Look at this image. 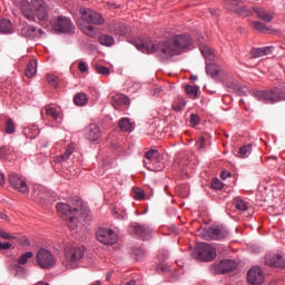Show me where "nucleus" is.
Masks as SVG:
<instances>
[{"instance_id":"obj_1","label":"nucleus","mask_w":285,"mask_h":285,"mask_svg":"<svg viewBox=\"0 0 285 285\" xmlns=\"http://www.w3.org/2000/svg\"><path fill=\"white\" fill-rule=\"evenodd\" d=\"M193 43V38L189 35H177L166 42H160L154 45L150 41H140L136 43L137 50L140 52H146L147 55H153V52H160L165 57H177L181 55L186 48H190Z\"/></svg>"},{"instance_id":"obj_2","label":"nucleus","mask_w":285,"mask_h":285,"mask_svg":"<svg viewBox=\"0 0 285 285\" xmlns=\"http://www.w3.org/2000/svg\"><path fill=\"white\" fill-rule=\"evenodd\" d=\"M59 217L67 222L68 228L77 229L79 222H88L90 219V210L83 207V202L79 198L70 200L68 204L58 203L56 206Z\"/></svg>"},{"instance_id":"obj_3","label":"nucleus","mask_w":285,"mask_h":285,"mask_svg":"<svg viewBox=\"0 0 285 285\" xmlns=\"http://www.w3.org/2000/svg\"><path fill=\"white\" fill-rule=\"evenodd\" d=\"M36 262L40 268L49 269L56 266L57 257L53 256L52 252L40 248L37 253Z\"/></svg>"},{"instance_id":"obj_4","label":"nucleus","mask_w":285,"mask_h":285,"mask_svg":"<svg viewBox=\"0 0 285 285\" xmlns=\"http://www.w3.org/2000/svg\"><path fill=\"white\" fill-rule=\"evenodd\" d=\"M196 259L200 262H213L217 257V250L208 243H200L196 248Z\"/></svg>"},{"instance_id":"obj_5","label":"nucleus","mask_w":285,"mask_h":285,"mask_svg":"<svg viewBox=\"0 0 285 285\" xmlns=\"http://www.w3.org/2000/svg\"><path fill=\"white\" fill-rule=\"evenodd\" d=\"M83 255H86V249L79 246H67L65 248V258L68 264H70V268H75L73 264H77L79 259H83Z\"/></svg>"},{"instance_id":"obj_6","label":"nucleus","mask_w":285,"mask_h":285,"mask_svg":"<svg viewBox=\"0 0 285 285\" xmlns=\"http://www.w3.org/2000/svg\"><path fill=\"white\" fill-rule=\"evenodd\" d=\"M228 235H229L228 229L222 225L212 226L207 230L202 233V237H204V239H215V240L226 239Z\"/></svg>"},{"instance_id":"obj_7","label":"nucleus","mask_w":285,"mask_h":285,"mask_svg":"<svg viewBox=\"0 0 285 285\" xmlns=\"http://www.w3.org/2000/svg\"><path fill=\"white\" fill-rule=\"evenodd\" d=\"M81 21L86 23H94V26H104V17L92 9L81 8L80 9Z\"/></svg>"},{"instance_id":"obj_8","label":"nucleus","mask_w":285,"mask_h":285,"mask_svg":"<svg viewBox=\"0 0 285 285\" xmlns=\"http://www.w3.org/2000/svg\"><path fill=\"white\" fill-rule=\"evenodd\" d=\"M96 237L100 244H105L106 246L117 244V234L112 229L99 228L96 232Z\"/></svg>"},{"instance_id":"obj_9","label":"nucleus","mask_w":285,"mask_h":285,"mask_svg":"<svg viewBox=\"0 0 285 285\" xmlns=\"http://www.w3.org/2000/svg\"><path fill=\"white\" fill-rule=\"evenodd\" d=\"M9 184L18 193H22L23 195H28L30 193V188L28 187V183L21 176L17 174L9 175Z\"/></svg>"},{"instance_id":"obj_10","label":"nucleus","mask_w":285,"mask_h":285,"mask_svg":"<svg viewBox=\"0 0 285 285\" xmlns=\"http://www.w3.org/2000/svg\"><path fill=\"white\" fill-rule=\"evenodd\" d=\"M52 28L56 32H70L72 30V21L63 16H59L58 18H53Z\"/></svg>"},{"instance_id":"obj_11","label":"nucleus","mask_w":285,"mask_h":285,"mask_svg":"<svg viewBox=\"0 0 285 285\" xmlns=\"http://www.w3.org/2000/svg\"><path fill=\"white\" fill-rule=\"evenodd\" d=\"M32 8L39 21H48V4L43 0H31Z\"/></svg>"},{"instance_id":"obj_12","label":"nucleus","mask_w":285,"mask_h":285,"mask_svg":"<svg viewBox=\"0 0 285 285\" xmlns=\"http://www.w3.org/2000/svg\"><path fill=\"white\" fill-rule=\"evenodd\" d=\"M247 282L249 285H263L264 272L259 267H252L247 273Z\"/></svg>"},{"instance_id":"obj_13","label":"nucleus","mask_w":285,"mask_h":285,"mask_svg":"<svg viewBox=\"0 0 285 285\" xmlns=\"http://www.w3.org/2000/svg\"><path fill=\"white\" fill-rule=\"evenodd\" d=\"M258 99L263 101H268L269 104H277V101H282V94H279V89H274L272 91H258Z\"/></svg>"},{"instance_id":"obj_14","label":"nucleus","mask_w":285,"mask_h":285,"mask_svg":"<svg viewBox=\"0 0 285 285\" xmlns=\"http://www.w3.org/2000/svg\"><path fill=\"white\" fill-rule=\"evenodd\" d=\"M237 268V263L233 259L220 261L218 264L214 265L215 273L224 275V273H230Z\"/></svg>"},{"instance_id":"obj_15","label":"nucleus","mask_w":285,"mask_h":285,"mask_svg":"<svg viewBox=\"0 0 285 285\" xmlns=\"http://www.w3.org/2000/svg\"><path fill=\"white\" fill-rule=\"evenodd\" d=\"M131 233L134 235H137V237H140L141 239H148V237L153 235V228H150V226L148 225H141V224L135 223L131 226Z\"/></svg>"},{"instance_id":"obj_16","label":"nucleus","mask_w":285,"mask_h":285,"mask_svg":"<svg viewBox=\"0 0 285 285\" xmlns=\"http://www.w3.org/2000/svg\"><path fill=\"white\" fill-rule=\"evenodd\" d=\"M265 264H267V266H272L274 268H284L285 255L274 254L273 256H267L265 259Z\"/></svg>"},{"instance_id":"obj_17","label":"nucleus","mask_w":285,"mask_h":285,"mask_svg":"<svg viewBox=\"0 0 285 285\" xmlns=\"http://www.w3.org/2000/svg\"><path fill=\"white\" fill-rule=\"evenodd\" d=\"M101 137V129L97 124H91L86 128V138L89 141H97Z\"/></svg>"},{"instance_id":"obj_18","label":"nucleus","mask_w":285,"mask_h":285,"mask_svg":"<svg viewBox=\"0 0 285 285\" xmlns=\"http://www.w3.org/2000/svg\"><path fill=\"white\" fill-rule=\"evenodd\" d=\"M254 12L256 13V17L261 19V21H265L266 23H271V21H273L275 18V13L267 11L264 8L255 7Z\"/></svg>"},{"instance_id":"obj_19","label":"nucleus","mask_w":285,"mask_h":285,"mask_svg":"<svg viewBox=\"0 0 285 285\" xmlns=\"http://www.w3.org/2000/svg\"><path fill=\"white\" fill-rule=\"evenodd\" d=\"M41 115H47V117H51L53 121H57L61 117V108L55 107V105H47Z\"/></svg>"},{"instance_id":"obj_20","label":"nucleus","mask_w":285,"mask_h":285,"mask_svg":"<svg viewBox=\"0 0 285 285\" xmlns=\"http://www.w3.org/2000/svg\"><path fill=\"white\" fill-rule=\"evenodd\" d=\"M20 9L26 19H28L29 21H35L36 16L35 11H32V6L30 4V2L23 0L20 4Z\"/></svg>"},{"instance_id":"obj_21","label":"nucleus","mask_w":285,"mask_h":285,"mask_svg":"<svg viewBox=\"0 0 285 285\" xmlns=\"http://www.w3.org/2000/svg\"><path fill=\"white\" fill-rule=\"evenodd\" d=\"M78 26L81 32H83V35H87V37H91V38L97 37L98 29L95 28L92 24H83L81 23V20H79Z\"/></svg>"},{"instance_id":"obj_22","label":"nucleus","mask_w":285,"mask_h":285,"mask_svg":"<svg viewBox=\"0 0 285 285\" xmlns=\"http://www.w3.org/2000/svg\"><path fill=\"white\" fill-rule=\"evenodd\" d=\"M273 52V47L256 48L250 50V57L253 59H259V57H266Z\"/></svg>"},{"instance_id":"obj_23","label":"nucleus","mask_w":285,"mask_h":285,"mask_svg":"<svg viewBox=\"0 0 285 285\" xmlns=\"http://www.w3.org/2000/svg\"><path fill=\"white\" fill-rule=\"evenodd\" d=\"M118 126L122 132H132L135 130V125L130 122L129 118L120 119Z\"/></svg>"},{"instance_id":"obj_24","label":"nucleus","mask_w":285,"mask_h":285,"mask_svg":"<svg viewBox=\"0 0 285 285\" xmlns=\"http://www.w3.org/2000/svg\"><path fill=\"white\" fill-rule=\"evenodd\" d=\"M72 153H75V146L68 145L66 151L55 158L56 164H61V161H68Z\"/></svg>"},{"instance_id":"obj_25","label":"nucleus","mask_w":285,"mask_h":285,"mask_svg":"<svg viewBox=\"0 0 285 285\" xmlns=\"http://www.w3.org/2000/svg\"><path fill=\"white\" fill-rule=\"evenodd\" d=\"M128 104H130V100L128 99V97H126L124 95L114 97L112 106H114L115 110H119V108H121V106H128Z\"/></svg>"},{"instance_id":"obj_26","label":"nucleus","mask_w":285,"mask_h":285,"mask_svg":"<svg viewBox=\"0 0 285 285\" xmlns=\"http://www.w3.org/2000/svg\"><path fill=\"white\" fill-rule=\"evenodd\" d=\"M24 75L28 79H32L37 75V60L29 61Z\"/></svg>"},{"instance_id":"obj_27","label":"nucleus","mask_w":285,"mask_h":285,"mask_svg":"<svg viewBox=\"0 0 285 285\" xmlns=\"http://www.w3.org/2000/svg\"><path fill=\"white\" fill-rule=\"evenodd\" d=\"M0 32L2 35H10L12 32V22L8 19L0 20Z\"/></svg>"},{"instance_id":"obj_28","label":"nucleus","mask_w":285,"mask_h":285,"mask_svg":"<svg viewBox=\"0 0 285 285\" xmlns=\"http://www.w3.org/2000/svg\"><path fill=\"white\" fill-rule=\"evenodd\" d=\"M98 41L100 46H106L107 48L115 46V38L109 35H101Z\"/></svg>"},{"instance_id":"obj_29","label":"nucleus","mask_w":285,"mask_h":285,"mask_svg":"<svg viewBox=\"0 0 285 285\" xmlns=\"http://www.w3.org/2000/svg\"><path fill=\"white\" fill-rule=\"evenodd\" d=\"M234 206L237 210H240V213L248 210V203L243 200L242 197H236L234 199Z\"/></svg>"},{"instance_id":"obj_30","label":"nucleus","mask_w":285,"mask_h":285,"mask_svg":"<svg viewBox=\"0 0 285 285\" xmlns=\"http://www.w3.org/2000/svg\"><path fill=\"white\" fill-rule=\"evenodd\" d=\"M252 150H253V145H244L238 149L237 157H240V159H246V157L250 155Z\"/></svg>"},{"instance_id":"obj_31","label":"nucleus","mask_w":285,"mask_h":285,"mask_svg":"<svg viewBox=\"0 0 285 285\" xmlns=\"http://www.w3.org/2000/svg\"><path fill=\"white\" fill-rule=\"evenodd\" d=\"M222 68L215 63H206V72L210 75V77H217L219 75Z\"/></svg>"},{"instance_id":"obj_32","label":"nucleus","mask_w":285,"mask_h":285,"mask_svg":"<svg viewBox=\"0 0 285 285\" xmlns=\"http://www.w3.org/2000/svg\"><path fill=\"white\" fill-rule=\"evenodd\" d=\"M73 101L76 106H86V104H88V96H86L83 92L77 94Z\"/></svg>"},{"instance_id":"obj_33","label":"nucleus","mask_w":285,"mask_h":285,"mask_svg":"<svg viewBox=\"0 0 285 285\" xmlns=\"http://www.w3.org/2000/svg\"><path fill=\"white\" fill-rule=\"evenodd\" d=\"M200 52L205 59H208L209 61H213L215 59V55L213 53V50L208 46H203L200 48Z\"/></svg>"},{"instance_id":"obj_34","label":"nucleus","mask_w":285,"mask_h":285,"mask_svg":"<svg viewBox=\"0 0 285 285\" xmlns=\"http://www.w3.org/2000/svg\"><path fill=\"white\" fill-rule=\"evenodd\" d=\"M185 91L190 99H195L197 97V94L199 92V87H193L190 85L185 86Z\"/></svg>"},{"instance_id":"obj_35","label":"nucleus","mask_w":285,"mask_h":285,"mask_svg":"<svg viewBox=\"0 0 285 285\" xmlns=\"http://www.w3.org/2000/svg\"><path fill=\"white\" fill-rule=\"evenodd\" d=\"M11 153H14V149L12 147L10 146L0 147V159H8Z\"/></svg>"},{"instance_id":"obj_36","label":"nucleus","mask_w":285,"mask_h":285,"mask_svg":"<svg viewBox=\"0 0 285 285\" xmlns=\"http://www.w3.org/2000/svg\"><path fill=\"white\" fill-rule=\"evenodd\" d=\"M252 26L254 30H257L258 32L266 33L268 31V27L265 26L264 22L254 21Z\"/></svg>"},{"instance_id":"obj_37","label":"nucleus","mask_w":285,"mask_h":285,"mask_svg":"<svg viewBox=\"0 0 285 285\" xmlns=\"http://www.w3.org/2000/svg\"><path fill=\"white\" fill-rule=\"evenodd\" d=\"M33 256L35 254L32 252H27L19 257L18 264L20 265L28 264V259H32Z\"/></svg>"},{"instance_id":"obj_38","label":"nucleus","mask_w":285,"mask_h":285,"mask_svg":"<svg viewBox=\"0 0 285 285\" xmlns=\"http://www.w3.org/2000/svg\"><path fill=\"white\" fill-rule=\"evenodd\" d=\"M95 70L98 75H104V77H108V75H110V69L101 65H95Z\"/></svg>"},{"instance_id":"obj_39","label":"nucleus","mask_w":285,"mask_h":285,"mask_svg":"<svg viewBox=\"0 0 285 285\" xmlns=\"http://www.w3.org/2000/svg\"><path fill=\"white\" fill-rule=\"evenodd\" d=\"M158 155H159V153H158L157 150L151 149V150L145 153V158H146L148 161H156Z\"/></svg>"},{"instance_id":"obj_40","label":"nucleus","mask_w":285,"mask_h":285,"mask_svg":"<svg viewBox=\"0 0 285 285\" xmlns=\"http://www.w3.org/2000/svg\"><path fill=\"white\" fill-rule=\"evenodd\" d=\"M47 81L53 88H59V78H57V76H55V75H47Z\"/></svg>"},{"instance_id":"obj_41","label":"nucleus","mask_w":285,"mask_h":285,"mask_svg":"<svg viewBox=\"0 0 285 285\" xmlns=\"http://www.w3.org/2000/svg\"><path fill=\"white\" fill-rule=\"evenodd\" d=\"M134 255L136 256V259L139 262V261L144 259V257L146 255V250L144 248H135Z\"/></svg>"},{"instance_id":"obj_42","label":"nucleus","mask_w":285,"mask_h":285,"mask_svg":"<svg viewBox=\"0 0 285 285\" xmlns=\"http://www.w3.org/2000/svg\"><path fill=\"white\" fill-rule=\"evenodd\" d=\"M184 106H186V102L180 100L179 102H174L171 108L175 110V112H181V110H184Z\"/></svg>"},{"instance_id":"obj_43","label":"nucleus","mask_w":285,"mask_h":285,"mask_svg":"<svg viewBox=\"0 0 285 285\" xmlns=\"http://www.w3.org/2000/svg\"><path fill=\"white\" fill-rule=\"evenodd\" d=\"M6 132H8V135H12V132H14V122H12V119H7L6 121Z\"/></svg>"},{"instance_id":"obj_44","label":"nucleus","mask_w":285,"mask_h":285,"mask_svg":"<svg viewBox=\"0 0 285 285\" xmlns=\"http://www.w3.org/2000/svg\"><path fill=\"white\" fill-rule=\"evenodd\" d=\"M236 13H238L239 17H248L250 11L246 9V6H242L236 9Z\"/></svg>"},{"instance_id":"obj_45","label":"nucleus","mask_w":285,"mask_h":285,"mask_svg":"<svg viewBox=\"0 0 285 285\" xmlns=\"http://www.w3.org/2000/svg\"><path fill=\"white\" fill-rule=\"evenodd\" d=\"M134 197H135L136 199H138V200L144 199L145 194H144L142 189L139 188V187H135V188H134Z\"/></svg>"},{"instance_id":"obj_46","label":"nucleus","mask_w":285,"mask_h":285,"mask_svg":"<svg viewBox=\"0 0 285 285\" xmlns=\"http://www.w3.org/2000/svg\"><path fill=\"white\" fill-rule=\"evenodd\" d=\"M212 188H214L215 190H222V188H224V184L222 183V180L215 178L212 181Z\"/></svg>"},{"instance_id":"obj_47","label":"nucleus","mask_w":285,"mask_h":285,"mask_svg":"<svg viewBox=\"0 0 285 285\" xmlns=\"http://www.w3.org/2000/svg\"><path fill=\"white\" fill-rule=\"evenodd\" d=\"M190 126L195 128V126L199 125V116L197 114H191L190 115V120H189Z\"/></svg>"},{"instance_id":"obj_48","label":"nucleus","mask_w":285,"mask_h":285,"mask_svg":"<svg viewBox=\"0 0 285 285\" xmlns=\"http://www.w3.org/2000/svg\"><path fill=\"white\" fill-rule=\"evenodd\" d=\"M205 146H206V138L199 137L198 140L196 141V148L198 150H203V148H205Z\"/></svg>"},{"instance_id":"obj_49","label":"nucleus","mask_w":285,"mask_h":285,"mask_svg":"<svg viewBox=\"0 0 285 285\" xmlns=\"http://www.w3.org/2000/svg\"><path fill=\"white\" fill-rule=\"evenodd\" d=\"M10 248H12V243L0 240V250H10Z\"/></svg>"},{"instance_id":"obj_50","label":"nucleus","mask_w":285,"mask_h":285,"mask_svg":"<svg viewBox=\"0 0 285 285\" xmlns=\"http://www.w3.org/2000/svg\"><path fill=\"white\" fill-rule=\"evenodd\" d=\"M78 69L80 72H88V63L80 61L78 63Z\"/></svg>"},{"instance_id":"obj_51","label":"nucleus","mask_w":285,"mask_h":285,"mask_svg":"<svg viewBox=\"0 0 285 285\" xmlns=\"http://www.w3.org/2000/svg\"><path fill=\"white\" fill-rule=\"evenodd\" d=\"M0 237L2 239H14V236L8 234L7 232H4L3 229H0Z\"/></svg>"},{"instance_id":"obj_52","label":"nucleus","mask_w":285,"mask_h":285,"mask_svg":"<svg viewBox=\"0 0 285 285\" xmlns=\"http://www.w3.org/2000/svg\"><path fill=\"white\" fill-rule=\"evenodd\" d=\"M220 177L222 179H226L227 177H230V171H222Z\"/></svg>"},{"instance_id":"obj_53","label":"nucleus","mask_w":285,"mask_h":285,"mask_svg":"<svg viewBox=\"0 0 285 285\" xmlns=\"http://www.w3.org/2000/svg\"><path fill=\"white\" fill-rule=\"evenodd\" d=\"M0 186H6V177L0 173Z\"/></svg>"},{"instance_id":"obj_54","label":"nucleus","mask_w":285,"mask_h":285,"mask_svg":"<svg viewBox=\"0 0 285 285\" xmlns=\"http://www.w3.org/2000/svg\"><path fill=\"white\" fill-rule=\"evenodd\" d=\"M10 268H13V271H21V266L19 265H10Z\"/></svg>"},{"instance_id":"obj_55","label":"nucleus","mask_w":285,"mask_h":285,"mask_svg":"<svg viewBox=\"0 0 285 285\" xmlns=\"http://www.w3.org/2000/svg\"><path fill=\"white\" fill-rule=\"evenodd\" d=\"M267 161H277V157L276 156H271L267 158Z\"/></svg>"},{"instance_id":"obj_56","label":"nucleus","mask_w":285,"mask_h":285,"mask_svg":"<svg viewBox=\"0 0 285 285\" xmlns=\"http://www.w3.org/2000/svg\"><path fill=\"white\" fill-rule=\"evenodd\" d=\"M110 277H112V273H107L106 279L108 281V279H110Z\"/></svg>"},{"instance_id":"obj_57","label":"nucleus","mask_w":285,"mask_h":285,"mask_svg":"<svg viewBox=\"0 0 285 285\" xmlns=\"http://www.w3.org/2000/svg\"><path fill=\"white\" fill-rule=\"evenodd\" d=\"M38 199L43 200V199H46V197H43V195H41V194H38Z\"/></svg>"},{"instance_id":"obj_58","label":"nucleus","mask_w":285,"mask_h":285,"mask_svg":"<svg viewBox=\"0 0 285 285\" xmlns=\"http://www.w3.org/2000/svg\"><path fill=\"white\" fill-rule=\"evenodd\" d=\"M160 271H161L163 273H166V272L168 271V268H166V267H164V266H160Z\"/></svg>"},{"instance_id":"obj_59","label":"nucleus","mask_w":285,"mask_h":285,"mask_svg":"<svg viewBox=\"0 0 285 285\" xmlns=\"http://www.w3.org/2000/svg\"><path fill=\"white\" fill-rule=\"evenodd\" d=\"M126 285H135V281H130Z\"/></svg>"},{"instance_id":"obj_60","label":"nucleus","mask_w":285,"mask_h":285,"mask_svg":"<svg viewBox=\"0 0 285 285\" xmlns=\"http://www.w3.org/2000/svg\"><path fill=\"white\" fill-rule=\"evenodd\" d=\"M1 219H4L6 215L4 214H0Z\"/></svg>"},{"instance_id":"obj_61","label":"nucleus","mask_w":285,"mask_h":285,"mask_svg":"<svg viewBox=\"0 0 285 285\" xmlns=\"http://www.w3.org/2000/svg\"><path fill=\"white\" fill-rule=\"evenodd\" d=\"M91 285H101L100 283H94V284H91Z\"/></svg>"},{"instance_id":"obj_62","label":"nucleus","mask_w":285,"mask_h":285,"mask_svg":"<svg viewBox=\"0 0 285 285\" xmlns=\"http://www.w3.org/2000/svg\"><path fill=\"white\" fill-rule=\"evenodd\" d=\"M191 79H195V80H197V77L195 76V77H191Z\"/></svg>"},{"instance_id":"obj_63","label":"nucleus","mask_w":285,"mask_h":285,"mask_svg":"<svg viewBox=\"0 0 285 285\" xmlns=\"http://www.w3.org/2000/svg\"><path fill=\"white\" fill-rule=\"evenodd\" d=\"M148 165V163L147 161H145V166H147Z\"/></svg>"}]
</instances>
